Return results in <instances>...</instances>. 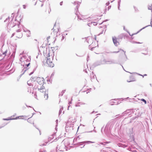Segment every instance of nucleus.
I'll list each match as a JSON object with an SVG mask.
<instances>
[{"label": "nucleus", "mask_w": 152, "mask_h": 152, "mask_svg": "<svg viewBox=\"0 0 152 152\" xmlns=\"http://www.w3.org/2000/svg\"><path fill=\"white\" fill-rule=\"evenodd\" d=\"M44 79L42 77H38L37 80V83L39 85H42V86H41L40 88L39 87L37 86H34V88L35 89L38 88V90L39 91L41 92H43L45 91V87L43 86V84L44 83Z\"/></svg>", "instance_id": "obj_1"}, {"label": "nucleus", "mask_w": 152, "mask_h": 152, "mask_svg": "<svg viewBox=\"0 0 152 152\" xmlns=\"http://www.w3.org/2000/svg\"><path fill=\"white\" fill-rule=\"evenodd\" d=\"M50 56L49 53H48V56L45 57V60L48 66L50 67H53L54 66V64L53 63L52 61L50 60Z\"/></svg>", "instance_id": "obj_2"}, {"label": "nucleus", "mask_w": 152, "mask_h": 152, "mask_svg": "<svg viewBox=\"0 0 152 152\" xmlns=\"http://www.w3.org/2000/svg\"><path fill=\"white\" fill-rule=\"evenodd\" d=\"M109 126L107 124L105 126L104 130L103 131V127H102L101 129V132L102 134L104 133L106 134H107L109 132V130L108 129Z\"/></svg>", "instance_id": "obj_3"}, {"label": "nucleus", "mask_w": 152, "mask_h": 152, "mask_svg": "<svg viewBox=\"0 0 152 152\" xmlns=\"http://www.w3.org/2000/svg\"><path fill=\"white\" fill-rule=\"evenodd\" d=\"M86 42L91 45L92 46H93L94 42H95L96 41V39H86Z\"/></svg>", "instance_id": "obj_4"}, {"label": "nucleus", "mask_w": 152, "mask_h": 152, "mask_svg": "<svg viewBox=\"0 0 152 152\" xmlns=\"http://www.w3.org/2000/svg\"><path fill=\"white\" fill-rule=\"evenodd\" d=\"M94 142H92L90 141H86L83 142H79L78 143V145L79 146L80 145H83L85 144H89L90 143H94Z\"/></svg>", "instance_id": "obj_5"}, {"label": "nucleus", "mask_w": 152, "mask_h": 152, "mask_svg": "<svg viewBox=\"0 0 152 152\" xmlns=\"http://www.w3.org/2000/svg\"><path fill=\"white\" fill-rule=\"evenodd\" d=\"M60 29L59 26V25H56V23L54 24L53 28V31L55 33H57L59 31V29Z\"/></svg>", "instance_id": "obj_6"}, {"label": "nucleus", "mask_w": 152, "mask_h": 152, "mask_svg": "<svg viewBox=\"0 0 152 152\" xmlns=\"http://www.w3.org/2000/svg\"><path fill=\"white\" fill-rule=\"evenodd\" d=\"M30 63H29L28 64H26L25 65V67H24V68H23V69L22 72V74H21V75H23V74L28 69L26 67H28L29 65H30Z\"/></svg>", "instance_id": "obj_7"}, {"label": "nucleus", "mask_w": 152, "mask_h": 152, "mask_svg": "<svg viewBox=\"0 0 152 152\" xmlns=\"http://www.w3.org/2000/svg\"><path fill=\"white\" fill-rule=\"evenodd\" d=\"M113 43L115 45L117 46L119 45V39H112Z\"/></svg>", "instance_id": "obj_8"}, {"label": "nucleus", "mask_w": 152, "mask_h": 152, "mask_svg": "<svg viewBox=\"0 0 152 152\" xmlns=\"http://www.w3.org/2000/svg\"><path fill=\"white\" fill-rule=\"evenodd\" d=\"M51 11V9L49 6L46 7L45 10V12L46 14H48Z\"/></svg>", "instance_id": "obj_9"}, {"label": "nucleus", "mask_w": 152, "mask_h": 152, "mask_svg": "<svg viewBox=\"0 0 152 152\" xmlns=\"http://www.w3.org/2000/svg\"><path fill=\"white\" fill-rule=\"evenodd\" d=\"M105 63L107 64H115V61L114 60H110L109 61H106Z\"/></svg>", "instance_id": "obj_10"}, {"label": "nucleus", "mask_w": 152, "mask_h": 152, "mask_svg": "<svg viewBox=\"0 0 152 152\" xmlns=\"http://www.w3.org/2000/svg\"><path fill=\"white\" fill-rule=\"evenodd\" d=\"M133 110V109H129V110H127L125 112H124L122 114L123 115H125V114H127L129 113H131V112Z\"/></svg>", "instance_id": "obj_11"}, {"label": "nucleus", "mask_w": 152, "mask_h": 152, "mask_svg": "<svg viewBox=\"0 0 152 152\" xmlns=\"http://www.w3.org/2000/svg\"><path fill=\"white\" fill-rule=\"evenodd\" d=\"M121 51L123 53H124V55H125V56L126 57V59H127V57L126 56V54H125L126 52L124 51L122 49H119V51H114V52H112L111 53H118L119 52H120V51Z\"/></svg>", "instance_id": "obj_12"}, {"label": "nucleus", "mask_w": 152, "mask_h": 152, "mask_svg": "<svg viewBox=\"0 0 152 152\" xmlns=\"http://www.w3.org/2000/svg\"><path fill=\"white\" fill-rule=\"evenodd\" d=\"M143 52L142 53V54H144L145 55H147L148 54V49L147 48H145L143 49Z\"/></svg>", "instance_id": "obj_13"}, {"label": "nucleus", "mask_w": 152, "mask_h": 152, "mask_svg": "<svg viewBox=\"0 0 152 152\" xmlns=\"http://www.w3.org/2000/svg\"><path fill=\"white\" fill-rule=\"evenodd\" d=\"M38 77H31V82H32L33 81L34 82L35 81H37Z\"/></svg>", "instance_id": "obj_14"}, {"label": "nucleus", "mask_w": 152, "mask_h": 152, "mask_svg": "<svg viewBox=\"0 0 152 152\" xmlns=\"http://www.w3.org/2000/svg\"><path fill=\"white\" fill-rule=\"evenodd\" d=\"M85 104L83 103L80 102H78L77 104H75L76 107H79L82 104Z\"/></svg>", "instance_id": "obj_15"}, {"label": "nucleus", "mask_w": 152, "mask_h": 152, "mask_svg": "<svg viewBox=\"0 0 152 152\" xmlns=\"http://www.w3.org/2000/svg\"><path fill=\"white\" fill-rule=\"evenodd\" d=\"M33 83V82H31V80H28L27 81V83L28 85H29L30 86H33V84H32V83Z\"/></svg>", "instance_id": "obj_16"}, {"label": "nucleus", "mask_w": 152, "mask_h": 152, "mask_svg": "<svg viewBox=\"0 0 152 152\" xmlns=\"http://www.w3.org/2000/svg\"><path fill=\"white\" fill-rule=\"evenodd\" d=\"M102 64L101 63L100 61H97L95 62L94 64L95 66H97L100 65Z\"/></svg>", "instance_id": "obj_17"}, {"label": "nucleus", "mask_w": 152, "mask_h": 152, "mask_svg": "<svg viewBox=\"0 0 152 152\" xmlns=\"http://www.w3.org/2000/svg\"><path fill=\"white\" fill-rule=\"evenodd\" d=\"M129 39V41L130 42H131V43H138V44L140 43V42H136L134 41H133L132 40V39Z\"/></svg>", "instance_id": "obj_18"}, {"label": "nucleus", "mask_w": 152, "mask_h": 152, "mask_svg": "<svg viewBox=\"0 0 152 152\" xmlns=\"http://www.w3.org/2000/svg\"><path fill=\"white\" fill-rule=\"evenodd\" d=\"M118 145L119 147H123L124 148H126V147H127V145H124L122 144H119Z\"/></svg>", "instance_id": "obj_19"}, {"label": "nucleus", "mask_w": 152, "mask_h": 152, "mask_svg": "<svg viewBox=\"0 0 152 152\" xmlns=\"http://www.w3.org/2000/svg\"><path fill=\"white\" fill-rule=\"evenodd\" d=\"M63 110V107L62 106H60V109L59 110V115H60L62 111Z\"/></svg>", "instance_id": "obj_20"}, {"label": "nucleus", "mask_w": 152, "mask_h": 152, "mask_svg": "<svg viewBox=\"0 0 152 152\" xmlns=\"http://www.w3.org/2000/svg\"><path fill=\"white\" fill-rule=\"evenodd\" d=\"M48 94L45 93L44 95V98H45V99L47 100L48 98Z\"/></svg>", "instance_id": "obj_21"}, {"label": "nucleus", "mask_w": 152, "mask_h": 152, "mask_svg": "<svg viewBox=\"0 0 152 152\" xmlns=\"http://www.w3.org/2000/svg\"><path fill=\"white\" fill-rule=\"evenodd\" d=\"M54 134L52 135L50 137L48 138V141H50L52 139L54 138Z\"/></svg>", "instance_id": "obj_22"}, {"label": "nucleus", "mask_w": 152, "mask_h": 152, "mask_svg": "<svg viewBox=\"0 0 152 152\" xmlns=\"http://www.w3.org/2000/svg\"><path fill=\"white\" fill-rule=\"evenodd\" d=\"M7 50H6L5 51H4V53H3L2 55H4V56L3 58H1V59H0V60H1L3 59L6 56V54L7 53Z\"/></svg>", "instance_id": "obj_23"}, {"label": "nucleus", "mask_w": 152, "mask_h": 152, "mask_svg": "<svg viewBox=\"0 0 152 152\" xmlns=\"http://www.w3.org/2000/svg\"><path fill=\"white\" fill-rule=\"evenodd\" d=\"M107 143V142H99L98 143H97V144L99 145L100 144H101L104 145H105V144Z\"/></svg>", "instance_id": "obj_24"}, {"label": "nucleus", "mask_w": 152, "mask_h": 152, "mask_svg": "<svg viewBox=\"0 0 152 152\" xmlns=\"http://www.w3.org/2000/svg\"><path fill=\"white\" fill-rule=\"evenodd\" d=\"M66 35H67V34L65 32L63 33L62 34V37L63 38H64L65 37L66 38V37H66Z\"/></svg>", "instance_id": "obj_25"}, {"label": "nucleus", "mask_w": 152, "mask_h": 152, "mask_svg": "<svg viewBox=\"0 0 152 152\" xmlns=\"http://www.w3.org/2000/svg\"><path fill=\"white\" fill-rule=\"evenodd\" d=\"M65 90L62 91L61 93H60L59 96H63V94L64 93Z\"/></svg>", "instance_id": "obj_26"}, {"label": "nucleus", "mask_w": 152, "mask_h": 152, "mask_svg": "<svg viewBox=\"0 0 152 152\" xmlns=\"http://www.w3.org/2000/svg\"><path fill=\"white\" fill-rule=\"evenodd\" d=\"M92 75H93V78L95 79V77L96 78V76L95 74H94V73L93 72H92V74L91 75V77H92Z\"/></svg>", "instance_id": "obj_27"}, {"label": "nucleus", "mask_w": 152, "mask_h": 152, "mask_svg": "<svg viewBox=\"0 0 152 152\" xmlns=\"http://www.w3.org/2000/svg\"><path fill=\"white\" fill-rule=\"evenodd\" d=\"M141 100L144 102L145 104H146V101L145 99H141Z\"/></svg>", "instance_id": "obj_28"}, {"label": "nucleus", "mask_w": 152, "mask_h": 152, "mask_svg": "<svg viewBox=\"0 0 152 152\" xmlns=\"http://www.w3.org/2000/svg\"><path fill=\"white\" fill-rule=\"evenodd\" d=\"M31 59H26L25 60L26 62H29L30 61Z\"/></svg>", "instance_id": "obj_29"}, {"label": "nucleus", "mask_w": 152, "mask_h": 152, "mask_svg": "<svg viewBox=\"0 0 152 152\" xmlns=\"http://www.w3.org/2000/svg\"><path fill=\"white\" fill-rule=\"evenodd\" d=\"M135 81V80L134 79V80H127V82H130L134 81Z\"/></svg>", "instance_id": "obj_30"}, {"label": "nucleus", "mask_w": 152, "mask_h": 152, "mask_svg": "<svg viewBox=\"0 0 152 152\" xmlns=\"http://www.w3.org/2000/svg\"><path fill=\"white\" fill-rule=\"evenodd\" d=\"M79 137L80 136H78L75 139L76 140H77L78 139H80Z\"/></svg>", "instance_id": "obj_31"}, {"label": "nucleus", "mask_w": 152, "mask_h": 152, "mask_svg": "<svg viewBox=\"0 0 152 152\" xmlns=\"http://www.w3.org/2000/svg\"><path fill=\"white\" fill-rule=\"evenodd\" d=\"M43 63L44 64H45V63H46V61L45 60V59L43 60Z\"/></svg>", "instance_id": "obj_32"}, {"label": "nucleus", "mask_w": 152, "mask_h": 152, "mask_svg": "<svg viewBox=\"0 0 152 152\" xmlns=\"http://www.w3.org/2000/svg\"><path fill=\"white\" fill-rule=\"evenodd\" d=\"M23 7L24 9H26V6L25 5H23Z\"/></svg>", "instance_id": "obj_33"}, {"label": "nucleus", "mask_w": 152, "mask_h": 152, "mask_svg": "<svg viewBox=\"0 0 152 152\" xmlns=\"http://www.w3.org/2000/svg\"><path fill=\"white\" fill-rule=\"evenodd\" d=\"M85 145L84 144H83V145H80V146H82L81 147H81V148H83V147H84V146H85Z\"/></svg>", "instance_id": "obj_34"}, {"label": "nucleus", "mask_w": 152, "mask_h": 152, "mask_svg": "<svg viewBox=\"0 0 152 152\" xmlns=\"http://www.w3.org/2000/svg\"><path fill=\"white\" fill-rule=\"evenodd\" d=\"M100 152H106L105 151L101 150Z\"/></svg>", "instance_id": "obj_35"}, {"label": "nucleus", "mask_w": 152, "mask_h": 152, "mask_svg": "<svg viewBox=\"0 0 152 152\" xmlns=\"http://www.w3.org/2000/svg\"><path fill=\"white\" fill-rule=\"evenodd\" d=\"M46 145L44 143V144H42V145H40L43 146H45V145Z\"/></svg>", "instance_id": "obj_36"}, {"label": "nucleus", "mask_w": 152, "mask_h": 152, "mask_svg": "<svg viewBox=\"0 0 152 152\" xmlns=\"http://www.w3.org/2000/svg\"><path fill=\"white\" fill-rule=\"evenodd\" d=\"M131 151H132L133 152H137V151L135 150H133V151H132V150Z\"/></svg>", "instance_id": "obj_37"}, {"label": "nucleus", "mask_w": 152, "mask_h": 152, "mask_svg": "<svg viewBox=\"0 0 152 152\" xmlns=\"http://www.w3.org/2000/svg\"><path fill=\"white\" fill-rule=\"evenodd\" d=\"M33 72H31L29 74V75H32V74L33 73Z\"/></svg>", "instance_id": "obj_38"}, {"label": "nucleus", "mask_w": 152, "mask_h": 152, "mask_svg": "<svg viewBox=\"0 0 152 152\" xmlns=\"http://www.w3.org/2000/svg\"><path fill=\"white\" fill-rule=\"evenodd\" d=\"M95 47H93V48H91V50H93L95 48Z\"/></svg>", "instance_id": "obj_39"}, {"label": "nucleus", "mask_w": 152, "mask_h": 152, "mask_svg": "<svg viewBox=\"0 0 152 152\" xmlns=\"http://www.w3.org/2000/svg\"><path fill=\"white\" fill-rule=\"evenodd\" d=\"M11 119H4V120H11Z\"/></svg>", "instance_id": "obj_40"}, {"label": "nucleus", "mask_w": 152, "mask_h": 152, "mask_svg": "<svg viewBox=\"0 0 152 152\" xmlns=\"http://www.w3.org/2000/svg\"><path fill=\"white\" fill-rule=\"evenodd\" d=\"M54 75V74L53 73L51 75V77Z\"/></svg>", "instance_id": "obj_41"}, {"label": "nucleus", "mask_w": 152, "mask_h": 152, "mask_svg": "<svg viewBox=\"0 0 152 152\" xmlns=\"http://www.w3.org/2000/svg\"><path fill=\"white\" fill-rule=\"evenodd\" d=\"M62 3H63V2H60V4L61 5H62Z\"/></svg>", "instance_id": "obj_42"}, {"label": "nucleus", "mask_w": 152, "mask_h": 152, "mask_svg": "<svg viewBox=\"0 0 152 152\" xmlns=\"http://www.w3.org/2000/svg\"><path fill=\"white\" fill-rule=\"evenodd\" d=\"M45 52H43V54H44V56H45Z\"/></svg>", "instance_id": "obj_43"}, {"label": "nucleus", "mask_w": 152, "mask_h": 152, "mask_svg": "<svg viewBox=\"0 0 152 152\" xmlns=\"http://www.w3.org/2000/svg\"><path fill=\"white\" fill-rule=\"evenodd\" d=\"M39 152H46L45 151H40Z\"/></svg>", "instance_id": "obj_44"}, {"label": "nucleus", "mask_w": 152, "mask_h": 152, "mask_svg": "<svg viewBox=\"0 0 152 152\" xmlns=\"http://www.w3.org/2000/svg\"><path fill=\"white\" fill-rule=\"evenodd\" d=\"M26 106L27 107H28V106H27V105H26ZM28 107H31V106H28Z\"/></svg>", "instance_id": "obj_45"}, {"label": "nucleus", "mask_w": 152, "mask_h": 152, "mask_svg": "<svg viewBox=\"0 0 152 152\" xmlns=\"http://www.w3.org/2000/svg\"><path fill=\"white\" fill-rule=\"evenodd\" d=\"M58 148V146L56 147V149H57Z\"/></svg>", "instance_id": "obj_46"}, {"label": "nucleus", "mask_w": 152, "mask_h": 152, "mask_svg": "<svg viewBox=\"0 0 152 152\" xmlns=\"http://www.w3.org/2000/svg\"><path fill=\"white\" fill-rule=\"evenodd\" d=\"M144 76H146L147 75L146 74H145L144 75Z\"/></svg>", "instance_id": "obj_47"}, {"label": "nucleus", "mask_w": 152, "mask_h": 152, "mask_svg": "<svg viewBox=\"0 0 152 152\" xmlns=\"http://www.w3.org/2000/svg\"><path fill=\"white\" fill-rule=\"evenodd\" d=\"M56 122H58V120H56Z\"/></svg>", "instance_id": "obj_48"}, {"label": "nucleus", "mask_w": 152, "mask_h": 152, "mask_svg": "<svg viewBox=\"0 0 152 152\" xmlns=\"http://www.w3.org/2000/svg\"><path fill=\"white\" fill-rule=\"evenodd\" d=\"M35 41H37V40L36 39H35L34 40Z\"/></svg>", "instance_id": "obj_49"}, {"label": "nucleus", "mask_w": 152, "mask_h": 152, "mask_svg": "<svg viewBox=\"0 0 152 152\" xmlns=\"http://www.w3.org/2000/svg\"><path fill=\"white\" fill-rule=\"evenodd\" d=\"M2 55H0V57H1V56Z\"/></svg>", "instance_id": "obj_50"}, {"label": "nucleus", "mask_w": 152, "mask_h": 152, "mask_svg": "<svg viewBox=\"0 0 152 152\" xmlns=\"http://www.w3.org/2000/svg\"><path fill=\"white\" fill-rule=\"evenodd\" d=\"M39 132H40V134H41L40 131H39Z\"/></svg>", "instance_id": "obj_51"}, {"label": "nucleus", "mask_w": 152, "mask_h": 152, "mask_svg": "<svg viewBox=\"0 0 152 152\" xmlns=\"http://www.w3.org/2000/svg\"><path fill=\"white\" fill-rule=\"evenodd\" d=\"M48 39H47V41H48Z\"/></svg>", "instance_id": "obj_52"}, {"label": "nucleus", "mask_w": 152, "mask_h": 152, "mask_svg": "<svg viewBox=\"0 0 152 152\" xmlns=\"http://www.w3.org/2000/svg\"><path fill=\"white\" fill-rule=\"evenodd\" d=\"M69 103L71 104V102H69Z\"/></svg>", "instance_id": "obj_53"}, {"label": "nucleus", "mask_w": 152, "mask_h": 152, "mask_svg": "<svg viewBox=\"0 0 152 152\" xmlns=\"http://www.w3.org/2000/svg\"><path fill=\"white\" fill-rule=\"evenodd\" d=\"M63 39H61V41H62V40H63Z\"/></svg>", "instance_id": "obj_54"}, {"label": "nucleus", "mask_w": 152, "mask_h": 152, "mask_svg": "<svg viewBox=\"0 0 152 152\" xmlns=\"http://www.w3.org/2000/svg\"><path fill=\"white\" fill-rule=\"evenodd\" d=\"M34 114V113H33V115Z\"/></svg>", "instance_id": "obj_55"}, {"label": "nucleus", "mask_w": 152, "mask_h": 152, "mask_svg": "<svg viewBox=\"0 0 152 152\" xmlns=\"http://www.w3.org/2000/svg\"><path fill=\"white\" fill-rule=\"evenodd\" d=\"M33 109L34 110V108H33Z\"/></svg>", "instance_id": "obj_56"}, {"label": "nucleus", "mask_w": 152, "mask_h": 152, "mask_svg": "<svg viewBox=\"0 0 152 152\" xmlns=\"http://www.w3.org/2000/svg\"><path fill=\"white\" fill-rule=\"evenodd\" d=\"M63 113H64V111L63 112Z\"/></svg>", "instance_id": "obj_57"}, {"label": "nucleus", "mask_w": 152, "mask_h": 152, "mask_svg": "<svg viewBox=\"0 0 152 152\" xmlns=\"http://www.w3.org/2000/svg\"><path fill=\"white\" fill-rule=\"evenodd\" d=\"M48 43H47V44H47V45H48Z\"/></svg>", "instance_id": "obj_58"}]
</instances>
